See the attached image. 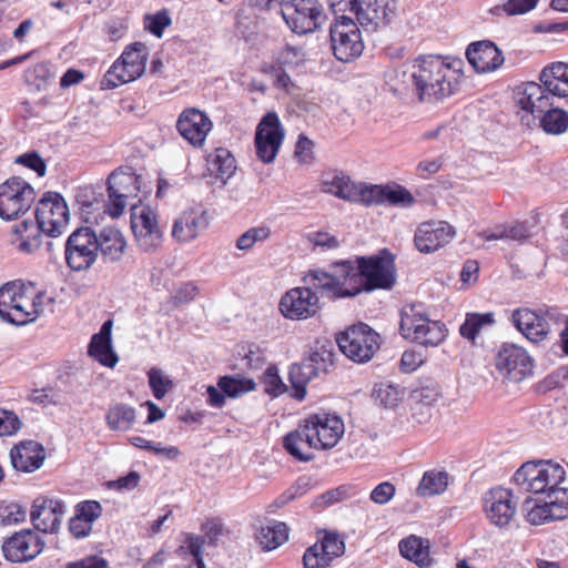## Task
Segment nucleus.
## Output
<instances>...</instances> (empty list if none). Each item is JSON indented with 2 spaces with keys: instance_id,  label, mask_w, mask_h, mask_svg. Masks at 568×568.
Returning <instances> with one entry per match:
<instances>
[{
  "instance_id": "nucleus-4",
  "label": "nucleus",
  "mask_w": 568,
  "mask_h": 568,
  "mask_svg": "<svg viewBox=\"0 0 568 568\" xmlns=\"http://www.w3.org/2000/svg\"><path fill=\"white\" fill-rule=\"evenodd\" d=\"M54 300L45 292L37 291L31 282L14 280L0 286V318L26 317L37 320L53 312Z\"/></svg>"
},
{
  "instance_id": "nucleus-8",
  "label": "nucleus",
  "mask_w": 568,
  "mask_h": 568,
  "mask_svg": "<svg viewBox=\"0 0 568 568\" xmlns=\"http://www.w3.org/2000/svg\"><path fill=\"white\" fill-rule=\"evenodd\" d=\"M318 268H316L317 271ZM315 272L310 270L303 277L305 287H295L290 290L282 296L280 301V311L287 320H307L315 316L321 310L320 301L315 292H320L323 296L333 300L322 288L315 287L307 283L308 275Z\"/></svg>"
},
{
  "instance_id": "nucleus-1",
  "label": "nucleus",
  "mask_w": 568,
  "mask_h": 568,
  "mask_svg": "<svg viewBox=\"0 0 568 568\" xmlns=\"http://www.w3.org/2000/svg\"><path fill=\"white\" fill-rule=\"evenodd\" d=\"M397 280L395 257L387 250L371 256H361L356 263L342 261L317 270L307 283L322 288L333 300L353 297L361 292L392 290Z\"/></svg>"
},
{
  "instance_id": "nucleus-54",
  "label": "nucleus",
  "mask_w": 568,
  "mask_h": 568,
  "mask_svg": "<svg viewBox=\"0 0 568 568\" xmlns=\"http://www.w3.org/2000/svg\"><path fill=\"white\" fill-rule=\"evenodd\" d=\"M439 389L436 386H424L414 389L410 394V400L413 404L420 406H428L429 408L438 400Z\"/></svg>"
},
{
  "instance_id": "nucleus-23",
  "label": "nucleus",
  "mask_w": 568,
  "mask_h": 568,
  "mask_svg": "<svg viewBox=\"0 0 568 568\" xmlns=\"http://www.w3.org/2000/svg\"><path fill=\"white\" fill-rule=\"evenodd\" d=\"M455 234V229L445 221L424 222L415 231L414 243L420 253H433L448 244Z\"/></svg>"
},
{
  "instance_id": "nucleus-24",
  "label": "nucleus",
  "mask_w": 568,
  "mask_h": 568,
  "mask_svg": "<svg viewBox=\"0 0 568 568\" xmlns=\"http://www.w3.org/2000/svg\"><path fill=\"white\" fill-rule=\"evenodd\" d=\"M67 506L55 498L38 497L31 507L30 517L38 530L57 532L61 526Z\"/></svg>"
},
{
  "instance_id": "nucleus-26",
  "label": "nucleus",
  "mask_w": 568,
  "mask_h": 568,
  "mask_svg": "<svg viewBox=\"0 0 568 568\" xmlns=\"http://www.w3.org/2000/svg\"><path fill=\"white\" fill-rule=\"evenodd\" d=\"M345 551L344 541L335 532H326L321 544L308 547L303 556L304 568H325Z\"/></svg>"
},
{
  "instance_id": "nucleus-16",
  "label": "nucleus",
  "mask_w": 568,
  "mask_h": 568,
  "mask_svg": "<svg viewBox=\"0 0 568 568\" xmlns=\"http://www.w3.org/2000/svg\"><path fill=\"white\" fill-rule=\"evenodd\" d=\"M516 104L518 115L524 125L531 128L537 125V120L551 106V99L542 84L527 82L516 89Z\"/></svg>"
},
{
  "instance_id": "nucleus-58",
  "label": "nucleus",
  "mask_w": 568,
  "mask_h": 568,
  "mask_svg": "<svg viewBox=\"0 0 568 568\" xmlns=\"http://www.w3.org/2000/svg\"><path fill=\"white\" fill-rule=\"evenodd\" d=\"M171 24V18L166 11H160L146 17L145 29L158 38H161L165 28Z\"/></svg>"
},
{
  "instance_id": "nucleus-48",
  "label": "nucleus",
  "mask_w": 568,
  "mask_h": 568,
  "mask_svg": "<svg viewBox=\"0 0 568 568\" xmlns=\"http://www.w3.org/2000/svg\"><path fill=\"white\" fill-rule=\"evenodd\" d=\"M516 328L531 343L547 338L550 328L548 322H514Z\"/></svg>"
},
{
  "instance_id": "nucleus-20",
  "label": "nucleus",
  "mask_w": 568,
  "mask_h": 568,
  "mask_svg": "<svg viewBox=\"0 0 568 568\" xmlns=\"http://www.w3.org/2000/svg\"><path fill=\"white\" fill-rule=\"evenodd\" d=\"M139 190V180L134 173L121 169L112 172L108 179L109 213L114 217L121 215L126 205V199L136 196Z\"/></svg>"
},
{
  "instance_id": "nucleus-64",
  "label": "nucleus",
  "mask_w": 568,
  "mask_h": 568,
  "mask_svg": "<svg viewBox=\"0 0 568 568\" xmlns=\"http://www.w3.org/2000/svg\"><path fill=\"white\" fill-rule=\"evenodd\" d=\"M67 568H109L108 561L98 556H89L79 561L71 562Z\"/></svg>"
},
{
  "instance_id": "nucleus-18",
  "label": "nucleus",
  "mask_w": 568,
  "mask_h": 568,
  "mask_svg": "<svg viewBox=\"0 0 568 568\" xmlns=\"http://www.w3.org/2000/svg\"><path fill=\"white\" fill-rule=\"evenodd\" d=\"M500 375L513 382H520L532 373V359L516 345H504L495 358Z\"/></svg>"
},
{
  "instance_id": "nucleus-15",
  "label": "nucleus",
  "mask_w": 568,
  "mask_h": 568,
  "mask_svg": "<svg viewBox=\"0 0 568 568\" xmlns=\"http://www.w3.org/2000/svg\"><path fill=\"white\" fill-rule=\"evenodd\" d=\"M130 211L131 229L139 247L145 252L155 251L163 240L156 212L143 203L133 204Z\"/></svg>"
},
{
  "instance_id": "nucleus-42",
  "label": "nucleus",
  "mask_w": 568,
  "mask_h": 568,
  "mask_svg": "<svg viewBox=\"0 0 568 568\" xmlns=\"http://www.w3.org/2000/svg\"><path fill=\"white\" fill-rule=\"evenodd\" d=\"M538 126L548 134L558 135L568 130V112L552 105L539 116Z\"/></svg>"
},
{
  "instance_id": "nucleus-36",
  "label": "nucleus",
  "mask_w": 568,
  "mask_h": 568,
  "mask_svg": "<svg viewBox=\"0 0 568 568\" xmlns=\"http://www.w3.org/2000/svg\"><path fill=\"white\" fill-rule=\"evenodd\" d=\"M450 476L443 469H429L424 473L416 488V496L429 498L442 495L448 488Z\"/></svg>"
},
{
  "instance_id": "nucleus-5",
  "label": "nucleus",
  "mask_w": 568,
  "mask_h": 568,
  "mask_svg": "<svg viewBox=\"0 0 568 568\" xmlns=\"http://www.w3.org/2000/svg\"><path fill=\"white\" fill-rule=\"evenodd\" d=\"M339 351L351 361L369 362L381 346V335L364 322H357L336 335Z\"/></svg>"
},
{
  "instance_id": "nucleus-2",
  "label": "nucleus",
  "mask_w": 568,
  "mask_h": 568,
  "mask_svg": "<svg viewBox=\"0 0 568 568\" xmlns=\"http://www.w3.org/2000/svg\"><path fill=\"white\" fill-rule=\"evenodd\" d=\"M460 61L446 62L437 55L419 57L405 75L422 102H436L452 95L462 79Z\"/></svg>"
},
{
  "instance_id": "nucleus-30",
  "label": "nucleus",
  "mask_w": 568,
  "mask_h": 568,
  "mask_svg": "<svg viewBox=\"0 0 568 568\" xmlns=\"http://www.w3.org/2000/svg\"><path fill=\"white\" fill-rule=\"evenodd\" d=\"M10 458L17 470L32 473L43 465L45 453L38 442L24 440L11 448Z\"/></svg>"
},
{
  "instance_id": "nucleus-31",
  "label": "nucleus",
  "mask_w": 568,
  "mask_h": 568,
  "mask_svg": "<svg viewBox=\"0 0 568 568\" xmlns=\"http://www.w3.org/2000/svg\"><path fill=\"white\" fill-rule=\"evenodd\" d=\"M112 324L113 322H104L100 332L92 336L88 348L90 357L109 368H114L119 362L112 347Z\"/></svg>"
},
{
  "instance_id": "nucleus-43",
  "label": "nucleus",
  "mask_w": 568,
  "mask_h": 568,
  "mask_svg": "<svg viewBox=\"0 0 568 568\" xmlns=\"http://www.w3.org/2000/svg\"><path fill=\"white\" fill-rule=\"evenodd\" d=\"M318 375V373L307 363L294 364L290 369V382L294 390L293 397L302 400L306 396L307 384Z\"/></svg>"
},
{
  "instance_id": "nucleus-50",
  "label": "nucleus",
  "mask_w": 568,
  "mask_h": 568,
  "mask_svg": "<svg viewBox=\"0 0 568 568\" xmlns=\"http://www.w3.org/2000/svg\"><path fill=\"white\" fill-rule=\"evenodd\" d=\"M149 386L156 399H162L173 387V382L158 367L148 372Z\"/></svg>"
},
{
  "instance_id": "nucleus-33",
  "label": "nucleus",
  "mask_w": 568,
  "mask_h": 568,
  "mask_svg": "<svg viewBox=\"0 0 568 568\" xmlns=\"http://www.w3.org/2000/svg\"><path fill=\"white\" fill-rule=\"evenodd\" d=\"M367 205L388 203L396 206L409 207L415 199L409 191L403 186H381L369 184Z\"/></svg>"
},
{
  "instance_id": "nucleus-40",
  "label": "nucleus",
  "mask_w": 568,
  "mask_h": 568,
  "mask_svg": "<svg viewBox=\"0 0 568 568\" xmlns=\"http://www.w3.org/2000/svg\"><path fill=\"white\" fill-rule=\"evenodd\" d=\"M288 539V528L285 523L271 521L261 527L257 540L264 550H273Z\"/></svg>"
},
{
  "instance_id": "nucleus-6",
  "label": "nucleus",
  "mask_w": 568,
  "mask_h": 568,
  "mask_svg": "<svg viewBox=\"0 0 568 568\" xmlns=\"http://www.w3.org/2000/svg\"><path fill=\"white\" fill-rule=\"evenodd\" d=\"M514 479L527 491L546 495L567 481L564 466L552 460L528 462L515 473Z\"/></svg>"
},
{
  "instance_id": "nucleus-53",
  "label": "nucleus",
  "mask_w": 568,
  "mask_h": 568,
  "mask_svg": "<svg viewBox=\"0 0 568 568\" xmlns=\"http://www.w3.org/2000/svg\"><path fill=\"white\" fill-rule=\"evenodd\" d=\"M263 385L267 394L276 397L286 390L285 384L282 382L278 371L275 366H270L263 374Z\"/></svg>"
},
{
  "instance_id": "nucleus-34",
  "label": "nucleus",
  "mask_w": 568,
  "mask_h": 568,
  "mask_svg": "<svg viewBox=\"0 0 568 568\" xmlns=\"http://www.w3.org/2000/svg\"><path fill=\"white\" fill-rule=\"evenodd\" d=\"M539 80L549 94L558 98L568 97V63L552 62L546 65Z\"/></svg>"
},
{
  "instance_id": "nucleus-28",
  "label": "nucleus",
  "mask_w": 568,
  "mask_h": 568,
  "mask_svg": "<svg viewBox=\"0 0 568 568\" xmlns=\"http://www.w3.org/2000/svg\"><path fill=\"white\" fill-rule=\"evenodd\" d=\"M402 336L423 346H436L447 334L444 322H399Z\"/></svg>"
},
{
  "instance_id": "nucleus-52",
  "label": "nucleus",
  "mask_w": 568,
  "mask_h": 568,
  "mask_svg": "<svg viewBox=\"0 0 568 568\" xmlns=\"http://www.w3.org/2000/svg\"><path fill=\"white\" fill-rule=\"evenodd\" d=\"M524 509L527 511V520L532 525H542L548 520H554L551 515L552 511L547 507V500H545L542 505H531L530 500H526Z\"/></svg>"
},
{
  "instance_id": "nucleus-25",
  "label": "nucleus",
  "mask_w": 568,
  "mask_h": 568,
  "mask_svg": "<svg viewBox=\"0 0 568 568\" xmlns=\"http://www.w3.org/2000/svg\"><path fill=\"white\" fill-rule=\"evenodd\" d=\"M483 504L488 520L495 526H507L516 515V504L508 489L499 487L488 490L484 495Z\"/></svg>"
},
{
  "instance_id": "nucleus-10",
  "label": "nucleus",
  "mask_w": 568,
  "mask_h": 568,
  "mask_svg": "<svg viewBox=\"0 0 568 568\" xmlns=\"http://www.w3.org/2000/svg\"><path fill=\"white\" fill-rule=\"evenodd\" d=\"M329 34L334 55L339 61L348 62L362 54L364 50L362 34L352 17L335 18Z\"/></svg>"
},
{
  "instance_id": "nucleus-21",
  "label": "nucleus",
  "mask_w": 568,
  "mask_h": 568,
  "mask_svg": "<svg viewBox=\"0 0 568 568\" xmlns=\"http://www.w3.org/2000/svg\"><path fill=\"white\" fill-rule=\"evenodd\" d=\"M43 547L44 541L37 532L23 529L3 541L2 551L9 561L23 562L40 555Z\"/></svg>"
},
{
  "instance_id": "nucleus-32",
  "label": "nucleus",
  "mask_w": 568,
  "mask_h": 568,
  "mask_svg": "<svg viewBox=\"0 0 568 568\" xmlns=\"http://www.w3.org/2000/svg\"><path fill=\"white\" fill-rule=\"evenodd\" d=\"M98 253L104 262L120 261L126 248L122 232L115 226H105L95 232Z\"/></svg>"
},
{
  "instance_id": "nucleus-3",
  "label": "nucleus",
  "mask_w": 568,
  "mask_h": 568,
  "mask_svg": "<svg viewBox=\"0 0 568 568\" xmlns=\"http://www.w3.org/2000/svg\"><path fill=\"white\" fill-rule=\"evenodd\" d=\"M344 423L335 414L320 412L308 415L283 440L285 449L297 460L313 459L312 449L333 448L344 434Z\"/></svg>"
},
{
  "instance_id": "nucleus-12",
  "label": "nucleus",
  "mask_w": 568,
  "mask_h": 568,
  "mask_svg": "<svg viewBox=\"0 0 568 568\" xmlns=\"http://www.w3.org/2000/svg\"><path fill=\"white\" fill-rule=\"evenodd\" d=\"M320 186L322 192L346 202L367 205L369 184L353 180L341 170H327L322 173Z\"/></svg>"
},
{
  "instance_id": "nucleus-57",
  "label": "nucleus",
  "mask_w": 568,
  "mask_h": 568,
  "mask_svg": "<svg viewBox=\"0 0 568 568\" xmlns=\"http://www.w3.org/2000/svg\"><path fill=\"white\" fill-rule=\"evenodd\" d=\"M75 515L93 526V523L102 515V507L95 500L82 501L77 506Z\"/></svg>"
},
{
  "instance_id": "nucleus-47",
  "label": "nucleus",
  "mask_w": 568,
  "mask_h": 568,
  "mask_svg": "<svg viewBox=\"0 0 568 568\" xmlns=\"http://www.w3.org/2000/svg\"><path fill=\"white\" fill-rule=\"evenodd\" d=\"M219 388L230 397H239L253 390L255 383L242 376H223L217 383Z\"/></svg>"
},
{
  "instance_id": "nucleus-60",
  "label": "nucleus",
  "mask_w": 568,
  "mask_h": 568,
  "mask_svg": "<svg viewBox=\"0 0 568 568\" xmlns=\"http://www.w3.org/2000/svg\"><path fill=\"white\" fill-rule=\"evenodd\" d=\"M16 163L23 164L24 166L33 170L39 176H43L45 174V163L36 152L26 153L18 156Z\"/></svg>"
},
{
  "instance_id": "nucleus-62",
  "label": "nucleus",
  "mask_w": 568,
  "mask_h": 568,
  "mask_svg": "<svg viewBox=\"0 0 568 568\" xmlns=\"http://www.w3.org/2000/svg\"><path fill=\"white\" fill-rule=\"evenodd\" d=\"M424 363L423 355L416 351L407 349L402 354L399 367L404 373L416 371Z\"/></svg>"
},
{
  "instance_id": "nucleus-27",
  "label": "nucleus",
  "mask_w": 568,
  "mask_h": 568,
  "mask_svg": "<svg viewBox=\"0 0 568 568\" xmlns=\"http://www.w3.org/2000/svg\"><path fill=\"white\" fill-rule=\"evenodd\" d=\"M212 121L197 109L184 110L176 122L179 133L193 146L204 144L209 132L212 130Z\"/></svg>"
},
{
  "instance_id": "nucleus-46",
  "label": "nucleus",
  "mask_w": 568,
  "mask_h": 568,
  "mask_svg": "<svg viewBox=\"0 0 568 568\" xmlns=\"http://www.w3.org/2000/svg\"><path fill=\"white\" fill-rule=\"evenodd\" d=\"M511 320H568V314H562L557 307L542 306L536 310L519 307L510 313Z\"/></svg>"
},
{
  "instance_id": "nucleus-56",
  "label": "nucleus",
  "mask_w": 568,
  "mask_h": 568,
  "mask_svg": "<svg viewBox=\"0 0 568 568\" xmlns=\"http://www.w3.org/2000/svg\"><path fill=\"white\" fill-rule=\"evenodd\" d=\"M503 226L506 240L524 242L532 235V225H530L528 222H516Z\"/></svg>"
},
{
  "instance_id": "nucleus-39",
  "label": "nucleus",
  "mask_w": 568,
  "mask_h": 568,
  "mask_svg": "<svg viewBox=\"0 0 568 568\" xmlns=\"http://www.w3.org/2000/svg\"><path fill=\"white\" fill-rule=\"evenodd\" d=\"M135 419V409L122 403L110 406L105 414V422L108 427L118 432L130 430L133 427Z\"/></svg>"
},
{
  "instance_id": "nucleus-7",
  "label": "nucleus",
  "mask_w": 568,
  "mask_h": 568,
  "mask_svg": "<svg viewBox=\"0 0 568 568\" xmlns=\"http://www.w3.org/2000/svg\"><path fill=\"white\" fill-rule=\"evenodd\" d=\"M148 58L149 49L144 43L129 44L104 74L102 88L114 89L141 78L145 71Z\"/></svg>"
},
{
  "instance_id": "nucleus-63",
  "label": "nucleus",
  "mask_w": 568,
  "mask_h": 568,
  "mask_svg": "<svg viewBox=\"0 0 568 568\" xmlns=\"http://www.w3.org/2000/svg\"><path fill=\"white\" fill-rule=\"evenodd\" d=\"M537 1L538 0H508L504 4V10L509 16L523 14L534 9Z\"/></svg>"
},
{
  "instance_id": "nucleus-51",
  "label": "nucleus",
  "mask_w": 568,
  "mask_h": 568,
  "mask_svg": "<svg viewBox=\"0 0 568 568\" xmlns=\"http://www.w3.org/2000/svg\"><path fill=\"white\" fill-rule=\"evenodd\" d=\"M29 400L43 407L57 406L62 403V395L55 386L50 385L40 389H33L29 395Z\"/></svg>"
},
{
  "instance_id": "nucleus-11",
  "label": "nucleus",
  "mask_w": 568,
  "mask_h": 568,
  "mask_svg": "<svg viewBox=\"0 0 568 568\" xmlns=\"http://www.w3.org/2000/svg\"><path fill=\"white\" fill-rule=\"evenodd\" d=\"M287 27L297 34L315 31L322 22L323 7L316 0L280 1Z\"/></svg>"
},
{
  "instance_id": "nucleus-19",
  "label": "nucleus",
  "mask_w": 568,
  "mask_h": 568,
  "mask_svg": "<svg viewBox=\"0 0 568 568\" xmlns=\"http://www.w3.org/2000/svg\"><path fill=\"white\" fill-rule=\"evenodd\" d=\"M354 4L355 22L372 31L387 24L396 9L394 0H355Z\"/></svg>"
},
{
  "instance_id": "nucleus-22",
  "label": "nucleus",
  "mask_w": 568,
  "mask_h": 568,
  "mask_svg": "<svg viewBox=\"0 0 568 568\" xmlns=\"http://www.w3.org/2000/svg\"><path fill=\"white\" fill-rule=\"evenodd\" d=\"M209 224L207 213L203 209L190 207L174 219L171 234L179 244H187L196 240Z\"/></svg>"
},
{
  "instance_id": "nucleus-61",
  "label": "nucleus",
  "mask_w": 568,
  "mask_h": 568,
  "mask_svg": "<svg viewBox=\"0 0 568 568\" xmlns=\"http://www.w3.org/2000/svg\"><path fill=\"white\" fill-rule=\"evenodd\" d=\"M430 316L422 303L406 304L400 310V320H429Z\"/></svg>"
},
{
  "instance_id": "nucleus-38",
  "label": "nucleus",
  "mask_w": 568,
  "mask_h": 568,
  "mask_svg": "<svg viewBox=\"0 0 568 568\" xmlns=\"http://www.w3.org/2000/svg\"><path fill=\"white\" fill-rule=\"evenodd\" d=\"M399 551L403 557L415 562L422 568L430 565L429 542L420 537L412 535L399 542Z\"/></svg>"
},
{
  "instance_id": "nucleus-55",
  "label": "nucleus",
  "mask_w": 568,
  "mask_h": 568,
  "mask_svg": "<svg viewBox=\"0 0 568 568\" xmlns=\"http://www.w3.org/2000/svg\"><path fill=\"white\" fill-rule=\"evenodd\" d=\"M22 426L18 415L8 409L0 408V436H11Z\"/></svg>"
},
{
  "instance_id": "nucleus-49",
  "label": "nucleus",
  "mask_w": 568,
  "mask_h": 568,
  "mask_svg": "<svg viewBox=\"0 0 568 568\" xmlns=\"http://www.w3.org/2000/svg\"><path fill=\"white\" fill-rule=\"evenodd\" d=\"M271 236V229L267 225L251 227L236 240V247L241 251L251 250L256 243L264 242Z\"/></svg>"
},
{
  "instance_id": "nucleus-45",
  "label": "nucleus",
  "mask_w": 568,
  "mask_h": 568,
  "mask_svg": "<svg viewBox=\"0 0 568 568\" xmlns=\"http://www.w3.org/2000/svg\"><path fill=\"white\" fill-rule=\"evenodd\" d=\"M547 507L552 511L554 520L568 518V487L557 486L546 495Z\"/></svg>"
},
{
  "instance_id": "nucleus-41",
  "label": "nucleus",
  "mask_w": 568,
  "mask_h": 568,
  "mask_svg": "<svg viewBox=\"0 0 568 568\" xmlns=\"http://www.w3.org/2000/svg\"><path fill=\"white\" fill-rule=\"evenodd\" d=\"M14 232L19 235L16 242L17 248L23 253H33L41 245V231L32 221H22L14 225Z\"/></svg>"
},
{
  "instance_id": "nucleus-37",
  "label": "nucleus",
  "mask_w": 568,
  "mask_h": 568,
  "mask_svg": "<svg viewBox=\"0 0 568 568\" xmlns=\"http://www.w3.org/2000/svg\"><path fill=\"white\" fill-rule=\"evenodd\" d=\"M335 345L329 339H318L312 347L307 363L318 373H328L335 365Z\"/></svg>"
},
{
  "instance_id": "nucleus-13",
  "label": "nucleus",
  "mask_w": 568,
  "mask_h": 568,
  "mask_svg": "<svg viewBox=\"0 0 568 568\" xmlns=\"http://www.w3.org/2000/svg\"><path fill=\"white\" fill-rule=\"evenodd\" d=\"M37 227L51 237L60 236L69 223V209L62 195L48 192L36 209Z\"/></svg>"
},
{
  "instance_id": "nucleus-14",
  "label": "nucleus",
  "mask_w": 568,
  "mask_h": 568,
  "mask_svg": "<svg viewBox=\"0 0 568 568\" xmlns=\"http://www.w3.org/2000/svg\"><path fill=\"white\" fill-rule=\"evenodd\" d=\"M95 241V231L88 226L79 227L69 235L64 254L71 270L87 271L95 263L99 256Z\"/></svg>"
},
{
  "instance_id": "nucleus-29",
  "label": "nucleus",
  "mask_w": 568,
  "mask_h": 568,
  "mask_svg": "<svg viewBox=\"0 0 568 568\" xmlns=\"http://www.w3.org/2000/svg\"><path fill=\"white\" fill-rule=\"evenodd\" d=\"M466 57L478 73L495 71L504 63L501 51L491 41L471 43L466 50Z\"/></svg>"
},
{
  "instance_id": "nucleus-9",
  "label": "nucleus",
  "mask_w": 568,
  "mask_h": 568,
  "mask_svg": "<svg viewBox=\"0 0 568 568\" xmlns=\"http://www.w3.org/2000/svg\"><path fill=\"white\" fill-rule=\"evenodd\" d=\"M36 191L21 178H11L0 184V217L14 220L30 210Z\"/></svg>"
},
{
  "instance_id": "nucleus-59",
  "label": "nucleus",
  "mask_w": 568,
  "mask_h": 568,
  "mask_svg": "<svg viewBox=\"0 0 568 568\" xmlns=\"http://www.w3.org/2000/svg\"><path fill=\"white\" fill-rule=\"evenodd\" d=\"M395 491V486L392 483H381L372 490L371 500L377 505H384L394 497Z\"/></svg>"
},
{
  "instance_id": "nucleus-44",
  "label": "nucleus",
  "mask_w": 568,
  "mask_h": 568,
  "mask_svg": "<svg viewBox=\"0 0 568 568\" xmlns=\"http://www.w3.org/2000/svg\"><path fill=\"white\" fill-rule=\"evenodd\" d=\"M372 396L379 405L386 408H393L403 400L405 389L398 385L381 382L374 386Z\"/></svg>"
},
{
  "instance_id": "nucleus-17",
  "label": "nucleus",
  "mask_w": 568,
  "mask_h": 568,
  "mask_svg": "<svg viewBox=\"0 0 568 568\" xmlns=\"http://www.w3.org/2000/svg\"><path fill=\"white\" fill-rule=\"evenodd\" d=\"M285 130L275 112L266 113L256 126L255 151L265 164L273 163L282 146Z\"/></svg>"
},
{
  "instance_id": "nucleus-35",
  "label": "nucleus",
  "mask_w": 568,
  "mask_h": 568,
  "mask_svg": "<svg viewBox=\"0 0 568 568\" xmlns=\"http://www.w3.org/2000/svg\"><path fill=\"white\" fill-rule=\"evenodd\" d=\"M207 171L210 176L225 185L226 182L235 173V159L225 148H217L207 156Z\"/></svg>"
}]
</instances>
